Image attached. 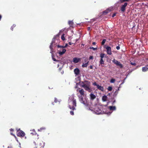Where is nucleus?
<instances>
[{
  "label": "nucleus",
  "mask_w": 148,
  "mask_h": 148,
  "mask_svg": "<svg viewBox=\"0 0 148 148\" xmlns=\"http://www.w3.org/2000/svg\"><path fill=\"white\" fill-rule=\"evenodd\" d=\"M81 83V87L83 88L86 90L88 91L89 92H90L91 89L90 88V82L87 81H85L84 82H82Z\"/></svg>",
  "instance_id": "1"
},
{
  "label": "nucleus",
  "mask_w": 148,
  "mask_h": 148,
  "mask_svg": "<svg viewBox=\"0 0 148 148\" xmlns=\"http://www.w3.org/2000/svg\"><path fill=\"white\" fill-rule=\"evenodd\" d=\"M79 92L81 95L79 97V101L81 102L84 105L87 106L88 105V103L86 99H84L82 96H84V91L83 89H82L79 90Z\"/></svg>",
  "instance_id": "2"
},
{
  "label": "nucleus",
  "mask_w": 148,
  "mask_h": 148,
  "mask_svg": "<svg viewBox=\"0 0 148 148\" xmlns=\"http://www.w3.org/2000/svg\"><path fill=\"white\" fill-rule=\"evenodd\" d=\"M17 136L20 137H23L25 135V133L22 130H20V129H17Z\"/></svg>",
  "instance_id": "3"
},
{
  "label": "nucleus",
  "mask_w": 148,
  "mask_h": 148,
  "mask_svg": "<svg viewBox=\"0 0 148 148\" xmlns=\"http://www.w3.org/2000/svg\"><path fill=\"white\" fill-rule=\"evenodd\" d=\"M113 62L116 65V66H119L120 68H122L123 67V66L121 63L117 60H114Z\"/></svg>",
  "instance_id": "4"
},
{
  "label": "nucleus",
  "mask_w": 148,
  "mask_h": 148,
  "mask_svg": "<svg viewBox=\"0 0 148 148\" xmlns=\"http://www.w3.org/2000/svg\"><path fill=\"white\" fill-rule=\"evenodd\" d=\"M113 7H111L106 9L103 12V14L105 15L107 14L109 12L112 11L113 10Z\"/></svg>",
  "instance_id": "5"
},
{
  "label": "nucleus",
  "mask_w": 148,
  "mask_h": 148,
  "mask_svg": "<svg viewBox=\"0 0 148 148\" xmlns=\"http://www.w3.org/2000/svg\"><path fill=\"white\" fill-rule=\"evenodd\" d=\"M127 3H125L124 5H122L121 7V11L122 12H124L125 10V8L127 6Z\"/></svg>",
  "instance_id": "6"
},
{
  "label": "nucleus",
  "mask_w": 148,
  "mask_h": 148,
  "mask_svg": "<svg viewBox=\"0 0 148 148\" xmlns=\"http://www.w3.org/2000/svg\"><path fill=\"white\" fill-rule=\"evenodd\" d=\"M106 49L107 50V53L108 54L111 55L112 54V52L111 50V48L109 46H107L106 47Z\"/></svg>",
  "instance_id": "7"
},
{
  "label": "nucleus",
  "mask_w": 148,
  "mask_h": 148,
  "mask_svg": "<svg viewBox=\"0 0 148 148\" xmlns=\"http://www.w3.org/2000/svg\"><path fill=\"white\" fill-rule=\"evenodd\" d=\"M54 43V40L53 39L51 43L50 46H49V48L51 50V52H52L53 51V45Z\"/></svg>",
  "instance_id": "8"
},
{
  "label": "nucleus",
  "mask_w": 148,
  "mask_h": 148,
  "mask_svg": "<svg viewBox=\"0 0 148 148\" xmlns=\"http://www.w3.org/2000/svg\"><path fill=\"white\" fill-rule=\"evenodd\" d=\"M74 72L76 75H78L80 71L79 69L78 68H76L74 70Z\"/></svg>",
  "instance_id": "9"
},
{
  "label": "nucleus",
  "mask_w": 148,
  "mask_h": 148,
  "mask_svg": "<svg viewBox=\"0 0 148 148\" xmlns=\"http://www.w3.org/2000/svg\"><path fill=\"white\" fill-rule=\"evenodd\" d=\"M90 99L91 100H93L96 97V96L93 93H91L90 94Z\"/></svg>",
  "instance_id": "10"
},
{
  "label": "nucleus",
  "mask_w": 148,
  "mask_h": 148,
  "mask_svg": "<svg viewBox=\"0 0 148 148\" xmlns=\"http://www.w3.org/2000/svg\"><path fill=\"white\" fill-rule=\"evenodd\" d=\"M66 50L65 49H63L62 51H59L58 53L60 55H62L66 52Z\"/></svg>",
  "instance_id": "11"
},
{
  "label": "nucleus",
  "mask_w": 148,
  "mask_h": 148,
  "mask_svg": "<svg viewBox=\"0 0 148 148\" xmlns=\"http://www.w3.org/2000/svg\"><path fill=\"white\" fill-rule=\"evenodd\" d=\"M148 65H147L145 66L142 68V71L143 72H145L147 71L148 69Z\"/></svg>",
  "instance_id": "12"
},
{
  "label": "nucleus",
  "mask_w": 148,
  "mask_h": 148,
  "mask_svg": "<svg viewBox=\"0 0 148 148\" xmlns=\"http://www.w3.org/2000/svg\"><path fill=\"white\" fill-rule=\"evenodd\" d=\"M80 60V58H74L73 59V62L75 63H77Z\"/></svg>",
  "instance_id": "13"
},
{
  "label": "nucleus",
  "mask_w": 148,
  "mask_h": 148,
  "mask_svg": "<svg viewBox=\"0 0 148 148\" xmlns=\"http://www.w3.org/2000/svg\"><path fill=\"white\" fill-rule=\"evenodd\" d=\"M97 87L98 89L102 91H103L104 90V88L103 87L99 85Z\"/></svg>",
  "instance_id": "14"
},
{
  "label": "nucleus",
  "mask_w": 148,
  "mask_h": 148,
  "mask_svg": "<svg viewBox=\"0 0 148 148\" xmlns=\"http://www.w3.org/2000/svg\"><path fill=\"white\" fill-rule=\"evenodd\" d=\"M109 108L110 110H115L116 109V107L115 106H110Z\"/></svg>",
  "instance_id": "15"
},
{
  "label": "nucleus",
  "mask_w": 148,
  "mask_h": 148,
  "mask_svg": "<svg viewBox=\"0 0 148 148\" xmlns=\"http://www.w3.org/2000/svg\"><path fill=\"white\" fill-rule=\"evenodd\" d=\"M72 103L73 105V106H74V107L76 106V101L75 99H73Z\"/></svg>",
  "instance_id": "16"
},
{
  "label": "nucleus",
  "mask_w": 148,
  "mask_h": 148,
  "mask_svg": "<svg viewBox=\"0 0 148 148\" xmlns=\"http://www.w3.org/2000/svg\"><path fill=\"white\" fill-rule=\"evenodd\" d=\"M68 46V44L66 43L65 45L64 46H60V45H57V47L58 48H66V47Z\"/></svg>",
  "instance_id": "17"
},
{
  "label": "nucleus",
  "mask_w": 148,
  "mask_h": 148,
  "mask_svg": "<svg viewBox=\"0 0 148 148\" xmlns=\"http://www.w3.org/2000/svg\"><path fill=\"white\" fill-rule=\"evenodd\" d=\"M104 61L103 59H100V60L99 62L100 64L102 66H103V65L104 64Z\"/></svg>",
  "instance_id": "18"
},
{
  "label": "nucleus",
  "mask_w": 148,
  "mask_h": 148,
  "mask_svg": "<svg viewBox=\"0 0 148 148\" xmlns=\"http://www.w3.org/2000/svg\"><path fill=\"white\" fill-rule=\"evenodd\" d=\"M68 23L70 27H72L73 26V23L72 21H69Z\"/></svg>",
  "instance_id": "19"
},
{
  "label": "nucleus",
  "mask_w": 148,
  "mask_h": 148,
  "mask_svg": "<svg viewBox=\"0 0 148 148\" xmlns=\"http://www.w3.org/2000/svg\"><path fill=\"white\" fill-rule=\"evenodd\" d=\"M88 62H89V61H88L87 63H86L85 64H83L82 65V66L83 67H86L88 65Z\"/></svg>",
  "instance_id": "20"
},
{
  "label": "nucleus",
  "mask_w": 148,
  "mask_h": 148,
  "mask_svg": "<svg viewBox=\"0 0 148 148\" xmlns=\"http://www.w3.org/2000/svg\"><path fill=\"white\" fill-rule=\"evenodd\" d=\"M107 98V96H104L103 97L102 99L103 101H105L106 100Z\"/></svg>",
  "instance_id": "21"
},
{
  "label": "nucleus",
  "mask_w": 148,
  "mask_h": 148,
  "mask_svg": "<svg viewBox=\"0 0 148 148\" xmlns=\"http://www.w3.org/2000/svg\"><path fill=\"white\" fill-rule=\"evenodd\" d=\"M69 108L71 109H72L73 110H75V108L74 107V106H71V105L69 106Z\"/></svg>",
  "instance_id": "22"
},
{
  "label": "nucleus",
  "mask_w": 148,
  "mask_h": 148,
  "mask_svg": "<svg viewBox=\"0 0 148 148\" xmlns=\"http://www.w3.org/2000/svg\"><path fill=\"white\" fill-rule=\"evenodd\" d=\"M69 108L71 109H72L73 110H75V108L74 107V106H71V105L69 106Z\"/></svg>",
  "instance_id": "23"
},
{
  "label": "nucleus",
  "mask_w": 148,
  "mask_h": 148,
  "mask_svg": "<svg viewBox=\"0 0 148 148\" xmlns=\"http://www.w3.org/2000/svg\"><path fill=\"white\" fill-rule=\"evenodd\" d=\"M105 55V54L104 53H101L100 56L101 59H103V58L104 57Z\"/></svg>",
  "instance_id": "24"
},
{
  "label": "nucleus",
  "mask_w": 148,
  "mask_h": 148,
  "mask_svg": "<svg viewBox=\"0 0 148 148\" xmlns=\"http://www.w3.org/2000/svg\"><path fill=\"white\" fill-rule=\"evenodd\" d=\"M61 38V39L63 40H65V37H64V34H63L62 35Z\"/></svg>",
  "instance_id": "25"
},
{
  "label": "nucleus",
  "mask_w": 148,
  "mask_h": 148,
  "mask_svg": "<svg viewBox=\"0 0 148 148\" xmlns=\"http://www.w3.org/2000/svg\"><path fill=\"white\" fill-rule=\"evenodd\" d=\"M89 49H92L94 51L96 50L97 49V48H94L93 47H89Z\"/></svg>",
  "instance_id": "26"
},
{
  "label": "nucleus",
  "mask_w": 148,
  "mask_h": 148,
  "mask_svg": "<svg viewBox=\"0 0 148 148\" xmlns=\"http://www.w3.org/2000/svg\"><path fill=\"white\" fill-rule=\"evenodd\" d=\"M115 79L112 78L110 80V82L111 83H114L115 82Z\"/></svg>",
  "instance_id": "27"
},
{
  "label": "nucleus",
  "mask_w": 148,
  "mask_h": 148,
  "mask_svg": "<svg viewBox=\"0 0 148 148\" xmlns=\"http://www.w3.org/2000/svg\"><path fill=\"white\" fill-rule=\"evenodd\" d=\"M106 41V39H103V40H102V41L101 43V45H104V44H105Z\"/></svg>",
  "instance_id": "28"
},
{
  "label": "nucleus",
  "mask_w": 148,
  "mask_h": 148,
  "mask_svg": "<svg viewBox=\"0 0 148 148\" xmlns=\"http://www.w3.org/2000/svg\"><path fill=\"white\" fill-rule=\"evenodd\" d=\"M45 127H42L40 128V129H38V131H41L42 130H45Z\"/></svg>",
  "instance_id": "29"
},
{
  "label": "nucleus",
  "mask_w": 148,
  "mask_h": 148,
  "mask_svg": "<svg viewBox=\"0 0 148 148\" xmlns=\"http://www.w3.org/2000/svg\"><path fill=\"white\" fill-rule=\"evenodd\" d=\"M108 90L109 91H111L112 90V88L111 86H109L108 88Z\"/></svg>",
  "instance_id": "30"
},
{
  "label": "nucleus",
  "mask_w": 148,
  "mask_h": 148,
  "mask_svg": "<svg viewBox=\"0 0 148 148\" xmlns=\"http://www.w3.org/2000/svg\"><path fill=\"white\" fill-rule=\"evenodd\" d=\"M15 25H13L11 27V30L13 31V28L14 27H15Z\"/></svg>",
  "instance_id": "31"
},
{
  "label": "nucleus",
  "mask_w": 148,
  "mask_h": 148,
  "mask_svg": "<svg viewBox=\"0 0 148 148\" xmlns=\"http://www.w3.org/2000/svg\"><path fill=\"white\" fill-rule=\"evenodd\" d=\"M93 85L95 86H96L97 87L99 85L98 84L96 83V82H95L94 83H93Z\"/></svg>",
  "instance_id": "32"
},
{
  "label": "nucleus",
  "mask_w": 148,
  "mask_h": 148,
  "mask_svg": "<svg viewBox=\"0 0 148 148\" xmlns=\"http://www.w3.org/2000/svg\"><path fill=\"white\" fill-rule=\"evenodd\" d=\"M70 114H71V115H74V112H73V111H72V110L71 111H70Z\"/></svg>",
  "instance_id": "33"
},
{
  "label": "nucleus",
  "mask_w": 148,
  "mask_h": 148,
  "mask_svg": "<svg viewBox=\"0 0 148 148\" xmlns=\"http://www.w3.org/2000/svg\"><path fill=\"white\" fill-rule=\"evenodd\" d=\"M131 64L132 65L135 66L136 64V63L135 62H131Z\"/></svg>",
  "instance_id": "34"
},
{
  "label": "nucleus",
  "mask_w": 148,
  "mask_h": 148,
  "mask_svg": "<svg viewBox=\"0 0 148 148\" xmlns=\"http://www.w3.org/2000/svg\"><path fill=\"white\" fill-rule=\"evenodd\" d=\"M119 45L118 46H116V49L118 50H119L120 49V46H119Z\"/></svg>",
  "instance_id": "35"
},
{
  "label": "nucleus",
  "mask_w": 148,
  "mask_h": 148,
  "mask_svg": "<svg viewBox=\"0 0 148 148\" xmlns=\"http://www.w3.org/2000/svg\"><path fill=\"white\" fill-rule=\"evenodd\" d=\"M116 13H114L112 14V17H114L116 15Z\"/></svg>",
  "instance_id": "36"
},
{
  "label": "nucleus",
  "mask_w": 148,
  "mask_h": 148,
  "mask_svg": "<svg viewBox=\"0 0 148 148\" xmlns=\"http://www.w3.org/2000/svg\"><path fill=\"white\" fill-rule=\"evenodd\" d=\"M93 58V57L92 56H90L89 57V59H92Z\"/></svg>",
  "instance_id": "37"
},
{
  "label": "nucleus",
  "mask_w": 148,
  "mask_h": 148,
  "mask_svg": "<svg viewBox=\"0 0 148 148\" xmlns=\"http://www.w3.org/2000/svg\"><path fill=\"white\" fill-rule=\"evenodd\" d=\"M92 44L93 45H95L96 44V43L95 42H93L92 43Z\"/></svg>",
  "instance_id": "38"
},
{
  "label": "nucleus",
  "mask_w": 148,
  "mask_h": 148,
  "mask_svg": "<svg viewBox=\"0 0 148 148\" xmlns=\"http://www.w3.org/2000/svg\"><path fill=\"white\" fill-rule=\"evenodd\" d=\"M90 68L91 69H93V66H92V65L90 66Z\"/></svg>",
  "instance_id": "39"
},
{
  "label": "nucleus",
  "mask_w": 148,
  "mask_h": 148,
  "mask_svg": "<svg viewBox=\"0 0 148 148\" xmlns=\"http://www.w3.org/2000/svg\"><path fill=\"white\" fill-rule=\"evenodd\" d=\"M69 45H71L72 44H73V43L71 42H69Z\"/></svg>",
  "instance_id": "40"
},
{
  "label": "nucleus",
  "mask_w": 148,
  "mask_h": 148,
  "mask_svg": "<svg viewBox=\"0 0 148 148\" xmlns=\"http://www.w3.org/2000/svg\"><path fill=\"white\" fill-rule=\"evenodd\" d=\"M116 101L115 100H114V101L112 103V104H113Z\"/></svg>",
  "instance_id": "41"
},
{
  "label": "nucleus",
  "mask_w": 148,
  "mask_h": 148,
  "mask_svg": "<svg viewBox=\"0 0 148 148\" xmlns=\"http://www.w3.org/2000/svg\"><path fill=\"white\" fill-rule=\"evenodd\" d=\"M1 18H2L1 16V15H0V21L1 20Z\"/></svg>",
  "instance_id": "42"
},
{
  "label": "nucleus",
  "mask_w": 148,
  "mask_h": 148,
  "mask_svg": "<svg viewBox=\"0 0 148 148\" xmlns=\"http://www.w3.org/2000/svg\"><path fill=\"white\" fill-rule=\"evenodd\" d=\"M10 130V131H13V130H13V129H12V128H11V129Z\"/></svg>",
  "instance_id": "43"
},
{
  "label": "nucleus",
  "mask_w": 148,
  "mask_h": 148,
  "mask_svg": "<svg viewBox=\"0 0 148 148\" xmlns=\"http://www.w3.org/2000/svg\"><path fill=\"white\" fill-rule=\"evenodd\" d=\"M53 60L54 61H56V60L55 59V58H53Z\"/></svg>",
  "instance_id": "44"
},
{
  "label": "nucleus",
  "mask_w": 148,
  "mask_h": 148,
  "mask_svg": "<svg viewBox=\"0 0 148 148\" xmlns=\"http://www.w3.org/2000/svg\"><path fill=\"white\" fill-rule=\"evenodd\" d=\"M88 30H89L90 29V27H88Z\"/></svg>",
  "instance_id": "45"
},
{
  "label": "nucleus",
  "mask_w": 148,
  "mask_h": 148,
  "mask_svg": "<svg viewBox=\"0 0 148 148\" xmlns=\"http://www.w3.org/2000/svg\"><path fill=\"white\" fill-rule=\"evenodd\" d=\"M56 101V99L55 98V102H57V101Z\"/></svg>",
  "instance_id": "46"
},
{
  "label": "nucleus",
  "mask_w": 148,
  "mask_h": 148,
  "mask_svg": "<svg viewBox=\"0 0 148 148\" xmlns=\"http://www.w3.org/2000/svg\"><path fill=\"white\" fill-rule=\"evenodd\" d=\"M36 148H37V147H36ZM40 148H42V147H41Z\"/></svg>",
  "instance_id": "47"
},
{
  "label": "nucleus",
  "mask_w": 148,
  "mask_h": 148,
  "mask_svg": "<svg viewBox=\"0 0 148 148\" xmlns=\"http://www.w3.org/2000/svg\"><path fill=\"white\" fill-rule=\"evenodd\" d=\"M11 134L12 135V133H11Z\"/></svg>",
  "instance_id": "48"
}]
</instances>
